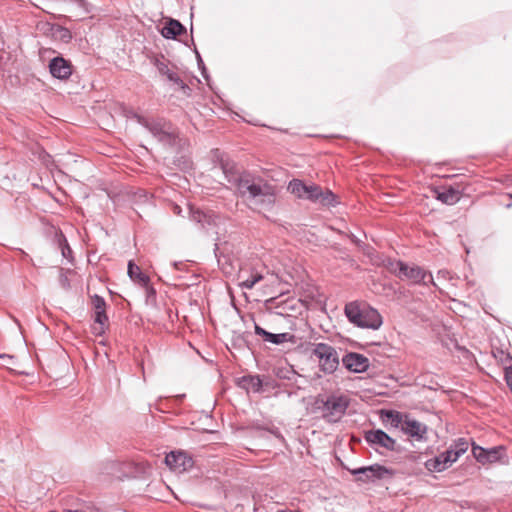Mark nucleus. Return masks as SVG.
Wrapping results in <instances>:
<instances>
[{"instance_id": "obj_30", "label": "nucleus", "mask_w": 512, "mask_h": 512, "mask_svg": "<svg viewBox=\"0 0 512 512\" xmlns=\"http://www.w3.org/2000/svg\"><path fill=\"white\" fill-rule=\"evenodd\" d=\"M263 279V276L256 272L254 274H251L247 278L243 279L240 283V286L245 289H252L256 283L261 281Z\"/></svg>"}, {"instance_id": "obj_26", "label": "nucleus", "mask_w": 512, "mask_h": 512, "mask_svg": "<svg viewBox=\"0 0 512 512\" xmlns=\"http://www.w3.org/2000/svg\"><path fill=\"white\" fill-rule=\"evenodd\" d=\"M309 185H306L302 180L293 179L288 184V191L298 198L305 199Z\"/></svg>"}, {"instance_id": "obj_3", "label": "nucleus", "mask_w": 512, "mask_h": 512, "mask_svg": "<svg viewBox=\"0 0 512 512\" xmlns=\"http://www.w3.org/2000/svg\"><path fill=\"white\" fill-rule=\"evenodd\" d=\"M344 312L348 320L358 327L377 330L382 325L379 312L365 302L347 303Z\"/></svg>"}, {"instance_id": "obj_27", "label": "nucleus", "mask_w": 512, "mask_h": 512, "mask_svg": "<svg viewBox=\"0 0 512 512\" xmlns=\"http://www.w3.org/2000/svg\"><path fill=\"white\" fill-rule=\"evenodd\" d=\"M383 264L390 273L394 274L399 278L405 262L401 260L387 258L386 260H384Z\"/></svg>"}, {"instance_id": "obj_36", "label": "nucleus", "mask_w": 512, "mask_h": 512, "mask_svg": "<svg viewBox=\"0 0 512 512\" xmlns=\"http://www.w3.org/2000/svg\"><path fill=\"white\" fill-rule=\"evenodd\" d=\"M174 84L179 86L185 96H191L192 89L181 78L179 82H175Z\"/></svg>"}, {"instance_id": "obj_12", "label": "nucleus", "mask_w": 512, "mask_h": 512, "mask_svg": "<svg viewBox=\"0 0 512 512\" xmlns=\"http://www.w3.org/2000/svg\"><path fill=\"white\" fill-rule=\"evenodd\" d=\"M49 71L54 78L67 80L73 73V65L70 60L57 56L50 60Z\"/></svg>"}, {"instance_id": "obj_1", "label": "nucleus", "mask_w": 512, "mask_h": 512, "mask_svg": "<svg viewBox=\"0 0 512 512\" xmlns=\"http://www.w3.org/2000/svg\"><path fill=\"white\" fill-rule=\"evenodd\" d=\"M221 169L229 183H231L239 197L247 200L255 207L270 209L276 201V188L261 178L250 173L237 174L234 167L221 160Z\"/></svg>"}, {"instance_id": "obj_23", "label": "nucleus", "mask_w": 512, "mask_h": 512, "mask_svg": "<svg viewBox=\"0 0 512 512\" xmlns=\"http://www.w3.org/2000/svg\"><path fill=\"white\" fill-rule=\"evenodd\" d=\"M127 273L130 279L140 286L147 285V283L150 281L149 276L143 273L141 268L133 261H129Z\"/></svg>"}, {"instance_id": "obj_39", "label": "nucleus", "mask_w": 512, "mask_h": 512, "mask_svg": "<svg viewBox=\"0 0 512 512\" xmlns=\"http://www.w3.org/2000/svg\"><path fill=\"white\" fill-rule=\"evenodd\" d=\"M197 57H198V64H199V66H204V63H203V61H202V59H201V57H200V55L198 53H197ZM204 72H205V67H203V70H202L203 74H204Z\"/></svg>"}, {"instance_id": "obj_38", "label": "nucleus", "mask_w": 512, "mask_h": 512, "mask_svg": "<svg viewBox=\"0 0 512 512\" xmlns=\"http://www.w3.org/2000/svg\"><path fill=\"white\" fill-rule=\"evenodd\" d=\"M39 157L45 164H47L51 158V156L45 151H42Z\"/></svg>"}, {"instance_id": "obj_8", "label": "nucleus", "mask_w": 512, "mask_h": 512, "mask_svg": "<svg viewBox=\"0 0 512 512\" xmlns=\"http://www.w3.org/2000/svg\"><path fill=\"white\" fill-rule=\"evenodd\" d=\"M350 473L356 476L357 481L365 483L393 476V471L391 469L380 464L352 469L350 470Z\"/></svg>"}, {"instance_id": "obj_11", "label": "nucleus", "mask_w": 512, "mask_h": 512, "mask_svg": "<svg viewBox=\"0 0 512 512\" xmlns=\"http://www.w3.org/2000/svg\"><path fill=\"white\" fill-rule=\"evenodd\" d=\"M165 463L171 470L178 473L185 472L191 469L194 465L192 457L181 451H172L167 454L165 457Z\"/></svg>"}, {"instance_id": "obj_37", "label": "nucleus", "mask_w": 512, "mask_h": 512, "mask_svg": "<svg viewBox=\"0 0 512 512\" xmlns=\"http://www.w3.org/2000/svg\"><path fill=\"white\" fill-rule=\"evenodd\" d=\"M0 359L3 360V366H7L13 360V357L7 354H0Z\"/></svg>"}, {"instance_id": "obj_22", "label": "nucleus", "mask_w": 512, "mask_h": 512, "mask_svg": "<svg viewBox=\"0 0 512 512\" xmlns=\"http://www.w3.org/2000/svg\"><path fill=\"white\" fill-rule=\"evenodd\" d=\"M405 415L394 410H381V420L387 426L390 425L393 428L400 427L404 423Z\"/></svg>"}, {"instance_id": "obj_28", "label": "nucleus", "mask_w": 512, "mask_h": 512, "mask_svg": "<svg viewBox=\"0 0 512 512\" xmlns=\"http://www.w3.org/2000/svg\"><path fill=\"white\" fill-rule=\"evenodd\" d=\"M318 203L323 206H335L337 204L336 195L329 189L323 190L321 188V196L319 197Z\"/></svg>"}, {"instance_id": "obj_16", "label": "nucleus", "mask_w": 512, "mask_h": 512, "mask_svg": "<svg viewBox=\"0 0 512 512\" xmlns=\"http://www.w3.org/2000/svg\"><path fill=\"white\" fill-rule=\"evenodd\" d=\"M432 192L433 196L437 200L447 205H453L457 203L462 196L461 191L453 186L435 187L433 188Z\"/></svg>"}, {"instance_id": "obj_25", "label": "nucleus", "mask_w": 512, "mask_h": 512, "mask_svg": "<svg viewBox=\"0 0 512 512\" xmlns=\"http://www.w3.org/2000/svg\"><path fill=\"white\" fill-rule=\"evenodd\" d=\"M492 355L504 369V376L509 372L508 367H512V356L508 351L503 350L502 348H493Z\"/></svg>"}, {"instance_id": "obj_41", "label": "nucleus", "mask_w": 512, "mask_h": 512, "mask_svg": "<svg viewBox=\"0 0 512 512\" xmlns=\"http://www.w3.org/2000/svg\"><path fill=\"white\" fill-rule=\"evenodd\" d=\"M511 206H512V203H508V204H506V207H507V208H510Z\"/></svg>"}, {"instance_id": "obj_42", "label": "nucleus", "mask_w": 512, "mask_h": 512, "mask_svg": "<svg viewBox=\"0 0 512 512\" xmlns=\"http://www.w3.org/2000/svg\"><path fill=\"white\" fill-rule=\"evenodd\" d=\"M240 279L244 278V275L242 273L239 274L238 276Z\"/></svg>"}, {"instance_id": "obj_20", "label": "nucleus", "mask_w": 512, "mask_h": 512, "mask_svg": "<svg viewBox=\"0 0 512 512\" xmlns=\"http://www.w3.org/2000/svg\"><path fill=\"white\" fill-rule=\"evenodd\" d=\"M237 384L247 392H260L262 389V380L259 375H247L238 379Z\"/></svg>"}, {"instance_id": "obj_33", "label": "nucleus", "mask_w": 512, "mask_h": 512, "mask_svg": "<svg viewBox=\"0 0 512 512\" xmlns=\"http://www.w3.org/2000/svg\"><path fill=\"white\" fill-rule=\"evenodd\" d=\"M320 196L321 187L316 184L309 185L305 199L310 200L312 202H318Z\"/></svg>"}, {"instance_id": "obj_40", "label": "nucleus", "mask_w": 512, "mask_h": 512, "mask_svg": "<svg viewBox=\"0 0 512 512\" xmlns=\"http://www.w3.org/2000/svg\"><path fill=\"white\" fill-rule=\"evenodd\" d=\"M277 512H300L299 510H289V509H286V510H280V511H277Z\"/></svg>"}, {"instance_id": "obj_21", "label": "nucleus", "mask_w": 512, "mask_h": 512, "mask_svg": "<svg viewBox=\"0 0 512 512\" xmlns=\"http://www.w3.org/2000/svg\"><path fill=\"white\" fill-rule=\"evenodd\" d=\"M185 32L186 28L175 19H169L161 30L162 36L167 39H175Z\"/></svg>"}, {"instance_id": "obj_5", "label": "nucleus", "mask_w": 512, "mask_h": 512, "mask_svg": "<svg viewBox=\"0 0 512 512\" xmlns=\"http://www.w3.org/2000/svg\"><path fill=\"white\" fill-rule=\"evenodd\" d=\"M311 353L318 359L319 369L325 374L334 373L339 367V355L335 347L327 343L312 344Z\"/></svg>"}, {"instance_id": "obj_43", "label": "nucleus", "mask_w": 512, "mask_h": 512, "mask_svg": "<svg viewBox=\"0 0 512 512\" xmlns=\"http://www.w3.org/2000/svg\"><path fill=\"white\" fill-rule=\"evenodd\" d=\"M508 196H509V198H511V199H512V194H508Z\"/></svg>"}, {"instance_id": "obj_2", "label": "nucleus", "mask_w": 512, "mask_h": 512, "mask_svg": "<svg viewBox=\"0 0 512 512\" xmlns=\"http://www.w3.org/2000/svg\"><path fill=\"white\" fill-rule=\"evenodd\" d=\"M350 405L348 396L340 392H324L318 394L312 403V411L319 414L327 423L339 422Z\"/></svg>"}, {"instance_id": "obj_9", "label": "nucleus", "mask_w": 512, "mask_h": 512, "mask_svg": "<svg viewBox=\"0 0 512 512\" xmlns=\"http://www.w3.org/2000/svg\"><path fill=\"white\" fill-rule=\"evenodd\" d=\"M91 304L95 312L94 322L96 324L93 327V332L95 335H102L108 325L106 302L103 297L95 294L91 297Z\"/></svg>"}, {"instance_id": "obj_18", "label": "nucleus", "mask_w": 512, "mask_h": 512, "mask_svg": "<svg viewBox=\"0 0 512 512\" xmlns=\"http://www.w3.org/2000/svg\"><path fill=\"white\" fill-rule=\"evenodd\" d=\"M402 432L417 440H422L427 433V426L405 415L404 423L402 424Z\"/></svg>"}, {"instance_id": "obj_17", "label": "nucleus", "mask_w": 512, "mask_h": 512, "mask_svg": "<svg viewBox=\"0 0 512 512\" xmlns=\"http://www.w3.org/2000/svg\"><path fill=\"white\" fill-rule=\"evenodd\" d=\"M267 303L274 305L276 314L287 317H292L294 313H299L301 307V303L293 298L280 302H276V298H270Z\"/></svg>"}, {"instance_id": "obj_29", "label": "nucleus", "mask_w": 512, "mask_h": 512, "mask_svg": "<svg viewBox=\"0 0 512 512\" xmlns=\"http://www.w3.org/2000/svg\"><path fill=\"white\" fill-rule=\"evenodd\" d=\"M486 450L488 463H493L500 460L505 452L504 446H495Z\"/></svg>"}, {"instance_id": "obj_6", "label": "nucleus", "mask_w": 512, "mask_h": 512, "mask_svg": "<svg viewBox=\"0 0 512 512\" xmlns=\"http://www.w3.org/2000/svg\"><path fill=\"white\" fill-rule=\"evenodd\" d=\"M143 125L163 144L175 145L178 134L170 122L164 119L146 120Z\"/></svg>"}, {"instance_id": "obj_4", "label": "nucleus", "mask_w": 512, "mask_h": 512, "mask_svg": "<svg viewBox=\"0 0 512 512\" xmlns=\"http://www.w3.org/2000/svg\"><path fill=\"white\" fill-rule=\"evenodd\" d=\"M469 448L466 438H458L449 448L439 455L425 461V468L430 472H443L453 465Z\"/></svg>"}, {"instance_id": "obj_31", "label": "nucleus", "mask_w": 512, "mask_h": 512, "mask_svg": "<svg viewBox=\"0 0 512 512\" xmlns=\"http://www.w3.org/2000/svg\"><path fill=\"white\" fill-rule=\"evenodd\" d=\"M472 454L473 456L475 457V459L481 463V464H486L488 463V459H487V450L478 446V445H475L473 443L472 445Z\"/></svg>"}, {"instance_id": "obj_14", "label": "nucleus", "mask_w": 512, "mask_h": 512, "mask_svg": "<svg viewBox=\"0 0 512 512\" xmlns=\"http://www.w3.org/2000/svg\"><path fill=\"white\" fill-rule=\"evenodd\" d=\"M190 218L201 228H208L217 225L219 216L212 210H203L198 207L190 206Z\"/></svg>"}, {"instance_id": "obj_7", "label": "nucleus", "mask_w": 512, "mask_h": 512, "mask_svg": "<svg viewBox=\"0 0 512 512\" xmlns=\"http://www.w3.org/2000/svg\"><path fill=\"white\" fill-rule=\"evenodd\" d=\"M364 439L376 451H378L379 448L392 452H401L402 450L396 440L381 429L366 431Z\"/></svg>"}, {"instance_id": "obj_35", "label": "nucleus", "mask_w": 512, "mask_h": 512, "mask_svg": "<svg viewBox=\"0 0 512 512\" xmlns=\"http://www.w3.org/2000/svg\"><path fill=\"white\" fill-rule=\"evenodd\" d=\"M70 272H71L70 270H65L63 268L60 269L59 284L65 290L70 289V280L67 275Z\"/></svg>"}, {"instance_id": "obj_10", "label": "nucleus", "mask_w": 512, "mask_h": 512, "mask_svg": "<svg viewBox=\"0 0 512 512\" xmlns=\"http://www.w3.org/2000/svg\"><path fill=\"white\" fill-rule=\"evenodd\" d=\"M401 280H409L413 284H424L428 285L429 283L434 284L433 277L430 273H427L423 268L417 265H408L404 264L401 275L399 277Z\"/></svg>"}, {"instance_id": "obj_24", "label": "nucleus", "mask_w": 512, "mask_h": 512, "mask_svg": "<svg viewBox=\"0 0 512 512\" xmlns=\"http://www.w3.org/2000/svg\"><path fill=\"white\" fill-rule=\"evenodd\" d=\"M48 31L55 41L68 43L72 39L70 30L59 24H50Z\"/></svg>"}, {"instance_id": "obj_34", "label": "nucleus", "mask_w": 512, "mask_h": 512, "mask_svg": "<svg viewBox=\"0 0 512 512\" xmlns=\"http://www.w3.org/2000/svg\"><path fill=\"white\" fill-rule=\"evenodd\" d=\"M141 287L145 289L146 303L154 305L156 303V290L151 285L150 281L147 283V285H142Z\"/></svg>"}, {"instance_id": "obj_13", "label": "nucleus", "mask_w": 512, "mask_h": 512, "mask_svg": "<svg viewBox=\"0 0 512 512\" xmlns=\"http://www.w3.org/2000/svg\"><path fill=\"white\" fill-rule=\"evenodd\" d=\"M342 363L347 370L353 373H363L368 370L370 365L366 356L356 352L345 354Z\"/></svg>"}, {"instance_id": "obj_32", "label": "nucleus", "mask_w": 512, "mask_h": 512, "mask_svg": "<svg viewBox=\"0 0 512 512\" xmlns=\"http://www.w3.org/2000/svg\"><path fill=\"white\" fill-rule=\"evenodd\" d=\"M58 242H59V247L61 249L62 256L68 260H71L72 259V249L70 248V246L63 234L60 235Z\"/></svg>"}, {"instance_id": "obj_19", "label": "nucleus", "mask_w": 512, "mask_h": 512, "mask_svg": "<svg viewBox=\"0 0 512 512\" xmlns=\"http://www.w3.org/2000/svg\"><path fill=\"white\" fill-rule=\"evenodd\" d=\"M160 75L165 76L170 82H179L180 76L172 68H170V62L165 59L163 55L155 57L153 61Z\"/></svg>"}, {"instance_id": "obj_15", "label": "nucleus", "mask_w": 512, "mask_h": 512, "mask_svg": "<svg viewBox=\"0 0 512 512\" xmlns=\"http://www.w3.org/2000/svg\"><path fill=\"white\" fill-rule=\"evenodd\" d=\"M254 331L255 334L262 338L264 342H269L275 345H281L286 342L295 343L296 338L293 334L285 332V333H279L274 334L271 332L266 331L261 326H259L257 323H254Z\"/></svg>"}]
</instances>
